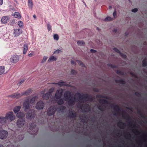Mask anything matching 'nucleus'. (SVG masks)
Wrapping results in <instances>:
<instances>
[{
    "label": "nucleus",
    "instance_id": "f257e3e1",
    "mask_svg": "<svg viewBox=\"0 0 147 147\" xmlns=\"http://www.w3.org/2000/svg\"><path fill=\"white\" fill-rule=\"evenodd\" d=\"M70 92L68 91H66L64 94V98L65 100H68V104L69 105H71L73 104L74 102L78 100V101H80L81 100V98L82 97L81 94L79 93H77L75 95L76 98H71Z\"/></svg>",
    "mask_w": 147,
    "mask_h": 147
},
{
    "label": "nucleus",
    "instance_id": "f03ea898",
    "mask_svg": "<svg viewBox=\"0 0 147 147\" xmlns=\"http://www.w3.org/2000/svg\"><path fill=\"white\" fill-rule=\"evenodd\" d=\"M63 92V90L61 89L57 90L56 92L55 96L56 99L57 100L59 99L57 101V103L58 104L61 105L63 103V101L61 99H60L61 97Z\"/></svg>",
    "mask_w": 147,
    "mask_h": 147
},
{
    "label": "nucleus",
    "instance_id": "7ed1b4c3",
    "mask_svg": "<svg viewBox=\"0 0 147 147\" xmlns=\"http://www.w3.org/2000/svg\"><path fill=\"white\" fill-rule=\"evenodd\" d=\"M32 90L31 89H29L21 94H20L18 93H16L10 95V96L13 98H18L20 97L23 95H28L32 92Z\"/></svg>",
    "mask_w": 147,
    "mask_h": 147
},
{
    "label": "nucleus",
    "instance_id": "20e7f679",
    "mask_svg": "<svg viewBox=\"0 0 147 147\" xmlns=\"http://www.w3.org/2000/svg\"><path fill=\"white\" fill-rule=\"evenodd\" d=\"M7 120H9L10 121L14 120L16 119V116L14 115L12 111H9L6 113L5 116Z\"/></svg>",
    "mask_w": 147,
    "mask_h": 147
},
{
    "label": "nucleus",
    "instance_id": "39448f33",
    "mask_svg": "<svg viewBox=\"0 0 147 147\" xmlns=\"http://www.w3.org/2000/svg\"><path fill=\"white\" fill-rule=\"evenodd\" d=\"M35 114L34 112L31 110L29 111L27 113L26 115V118L31 120L33 119L35 117Z\"/></svg>",
    "mask_w": 147,
    "mask_h": 147
},
{
    "label": "nucleus",
    "instance_id": "423d86ee",
    "mask_svg": "<svg viewBox=\"0 0 147 147\" xmlns=\"http://www.w3.org/2000/svg\"><path fill=\"white\" fill-rule=\"evenodd\" d=\"M7 132L3 129L0 131V138L1 139H5L7 136Z\"/></svg>",
    "mask_w": 147,
    "mask_h": 147
},
{
    "label": "nucleus",
    "instance_id": "0eeeda50",
    "mask_svg": "<svg viewBox=\"0 0 147 147\" xmlns=\"http://www.w3.org/2000/svg\"><path fill=\"white\" fill-rule=\"evenodd\" d=\"M44 107V104L42 101H38L36 104L35 108L38 110L42 109Z\"/></svg>",
    "mask_w": 147,
    "mask_h": 147
},
{
    "label": "nucleus",
    "instance_id": "6e6552de",
    "mask_svg": "<svg viewBox=\"0 0 147 147\" xmlns=\"http://www.w3.org/2000/svg\"><path fill=\"white\" fill-rule=\"evenodd\" d=\"M19 59V57L18 55H13L11 57L10 61L13 63H15L18 61Z\"/></svg>",
    "mask_w": 147,
    "mask_h": 147
},
{
    "label": "nucleus",
    "instance_id": "1a4fd4ad",
    "mask_svg": "<svg viewBox=\"0 0 147 147\" xmlns=\"http://www.w3.org/2000/svg\"><path fill=\"white\" fill-rule=\"evenodd\" d=\"M56 109L54 107H51L48 109L47 111V113L48 115H53L56 111Z\"/></svg>",
    "mask_w": 147,
    "mask_h": 147
},
{
    "label": "nucleus",
    "instance_id": "9d476101",
    "mask_svg": "<svg viewBox=\"0 0 147 147\" xmlns=\"http://www.w3.org/2000/svg\"><path fill=\"white\" fill-rule=\"evenodd\" d=\"M25 123V121L22 119H18L17 122V125L19 128L22 127Z\"/></svg>",
    "mask_w": 147,
    "mask_h": 147
},
{
    "label": "nucleus",
    "instance_id": "9b49d317",
    "mask_svg": "<svg viewBox=\"0 0 147 147\" xmlns=\"http://www.w3.org/2000/svg\"><path fill=\"white\" fill-rule=\"evenodd\" d=\"M10 18L8 16H3L1 20V22L2 24H5L9 21Z\"/></svg>",
    "mask_w": 147,
    "mask_h": 147
},
{
    "label": "nucleus",
    "instance_id": "f8f14e48",
    "mask_svg": "<svg viewBox=\"0 0 147 147\" xmlns=\"http://www.w3.org/2000/svg\"><path fill=\"white\" fill-rule=\"evenodd\" d=\"M22 31L21 29H14L13 34L15 36H17L22 33Z\"/></svg>",
    "mask_w": 147,
    "mask_h": 147
},
{
    "label": "nucleus",
    "instance_id": "ddd939ff",
    "mask_svg": "<svg viewBox=\"0 0 147 147\" xmlns=\"http://www.w3.org/2000/svg\"><path fill=\"white\" fill-rule=\"evenodd\" d=\"M23 108L25 111H26L30 108V105L29 102L27 101H25L23 104Z\"/></svg>",
    "mask_w": 147,
    "mask_h": 147
},
{
    "label": "nucleus",
    "instance_id": "4468645a",
    "mask_svg": "<svg viewBox=\"0 0 147 147\" xmlns=\"http://www.w3.org/2000/svg\"><path fill=\"white\" fill-rule=\"evenodd\" d=\"M57 60V57L56 56H51L48 60V62L50 63L52 61H55Z\"/></svg>",
    "mask_w": 147,
    "mask_h": 147
},
{
    "label": "nucleus",
    "instance_id": "2eb2a0df",
    "mask_svg": "<svg viewBox=\"0 0 147 147\" xmlns=\"http://www.w3.org/2000/svg\"><path fill=\"white\" fill-rule=\"evenodd\" d=\"M7 119L5 117L2 116H0V123L4 124L6 123Z\"/></svg>",
    "mask_w": 147,
    "mask_h": 147
},
{
    "label": "nucleus",
    "instance_id": "dca6fc26",
    "mask_svg": "<svg viewBox=\"0 0 147 147\" xmlns=\"http://www.w3.org/2000/svg\"><path fill=\"white\" fill-rule=\"evenodd\" d=\"M113 50L116 51V52L120 54V55L122 56V57L124 58H126V56L125 55L123 54V53H121L116 48H114L113 49Z\"/></svg>",
    "mask_w": 147,
    "mask_h": 147
},
{
    "label": "nucleus",
    "instance_id": "f3484780",
    "mask_svg": "<svg viewBox=\"0 0 147 147\" xmlns=\"http://www.w3.org/2000/svg\"><path fill=\"white\" fill-rule=\"evenodd\" d=\"M25 116V114L23 112H20L16 114V116L18 118L24 117Z\"/></svg>",
    "mask_w": 147,
    "mask_h": 147
},
{
    "label": "nucleus",
    "instance_id": "a211bd4d",
    "mask_svg": "<svg viewBox=\"0 0 147 147\" xmlns=\"http://www.w3.org/2000/svg\"><path fill=\"white\" fill-rule=\"evenodd\" d=\"M23 54H25L26 53L28 49V45L27 44H25L24 46Z\"/></svg>",
    "mask_w": 147,
    "mask_h": 147
},
{
    "label": "nucleus",
    "instance_id": "6ab92c4d",
    "mask_svg": "<svg viewBox=\"0 0 147 147\" xmlns=\"http://www.w3.org/2000/svg\"><path fill=\"white\" fill-rule=\"evenodd\" d=\"M28 5L29 8L32 9V8L33 3L32 0H28Z\"/></svg>",
    "mask_w": 147,
    "mask_h": 147
},
{
    "label": "nucleus",
    "instance_id": "aec40b11",
    "mask_svg": "<svg viewBox=\"0 0 147 147\" xmlns=\"http://www.w3.org/2000/svg\"><path fill=\"white\" fill-rule=\"evenodd\" d=\"M38 99L37 96H34L31 99L30 101V103L32 104H34L35 101Z\"/></svg>",
    "mask_w": 147,
    "mask_h": 147
},
{
    "label": "nucleus",
    "instance_id": "412c9836",
    "mask_svg": "<svg viewBox=\"0 0 147 147\" xmlns=\"http://www.w3.org/2000/svg\"><path fill=\"white\" fill-rule=\"evenodd\" d=\"M21 107L20 106L16 107L13 109V111L14 113H16L18 112L20 110Z\"/></svg>",
    "mask_w": 147,
    "mask_h": 147
},
{
    "label": "nucleus",
    "instance_id": "4be33fe9",
    "mask_svg": "<svg viewBox=\"0 0 147 147\" xmlns=\"http://www.w3.org/2000/svg\"><path fill=\"white\" fill-rule=\"evenodd\" d=\"M13 16L14 17L17 18L19 19H20L21 18V16L20 13L18 12H15L13 14Z\"/></svg>",
    "mask_w": 147,
    "mask_h": 147
},
{
    "label": "nucleus",
    "instance_id": "5701e85b",
    "mask_svg": "<svg viewBox=\"0 0 147 147\" xmlns=\"http://www.w3.org/2000/svg\"><path fill=\"white\" fill-rule=\"evenodd\" d=\"M5 72V67L4 66H0V75L2 74Z\"/></svg>",
    "mask_w": 147,
    "mask_h": 147
},
{
    "label": "nucleus",
    "instance_id": "b1692460",
    "mask_svg": "<svg viewBox=\"0 0 147 147\" xmlns=\"http://www.w3.org/2000/svg\"><path fill=\"white\" fill-rule=\"evenodd\" d=\"M77 43L79 46H84L85 44L84 42L83 41L79 40L77 41Z\"/></svg>",
    "mask_w": 147,
    "mask_h": 147
},
{
    "label": "nucleus",
    "instance_id": "393cba45",
    "mask_svg": "<svg viewBox=\"0 0 147 147\" xmlns=\"http://www.w3.org/2000/svg\"><path fill=\"white\" fill-rule=\"evenodd\" d=\"M113 20V18H112L110 16H108L107 17L105 20H104V21L105 22H108L111 21Z\"/></svg>",
    "mask_w": 147,
    "mask_h": 147
},
{
    "label": "nucleus",
    "instance_id": "a878e982",
    "mask_svg": "<svg viewBox=\"0 0 147 147\" xmlns=\"http://www.w3.org/2000/svg\"><path fill=\"white\" fill-rule=\"evenodd\" d=\"M57 85L60 86H63L66 85V83L64 82L61 81L57 83Z\"/></svg>",
    "mask_w": 147,
    "mask_h": 147
},
{
    "label": "nucleus",
    "instance_id": "bb28decb",
    "mask_svg": "<svg viewBox=\"0 0 147 147\" xmlns=\"http://www.w3.org/2000/svg\"><path fill=\"white\" fill-rule=\"evenodd\" d=\"M50 95H49V94H47V93L44 94L42 95V98L44 99L47 100L49 98V96Z\"/></svg>",
    "mask_w": 147,
    "mask_h": 147
},
{
    "label": "nucleus",
    "instance_id": "cd10ccee",
    "mask_svg": "<svg viewBox=\"0 0 147 147\" xmlns=\"http://www.w3.org/2000/svg\"><path fill=\"white\" fill-rule=\"evenodd\" d=\"M59 36L57 34H55L53 35V38L54 40L57 41L59 39Z\"/></svg>",
    "mask_w": 147,
    "mask_h": 147
},
{
    "label": "nucleus",
    "instance_id": "c85d7f7f",
    "mask_svg": "<svg viewBox=\"0 0 147 147\" xmlns=\"http://www.w3.org/2000/svg\"><path fill=\"white\" fill-rule=\"evenodd\" d=\"M48 57L46 56H44L41 61V63H43L45 62L47 59Z\"/></svg>",
    "mask_w": 147,
    "mask_h": 147
},
{
    "label": "nucleus",
    "instance_id": "c756f323",
    "mask_svg": "<svg viewBox=\"0 0 147 147\" xmlns=\"http://www.w3.org/2000/svg\"><path fill=\"white\" fill-rule=\"evenodd\" d=\"M54 88H52L49 89V92L47 93V94H49V95H50L51 93L53 92L54 91Z\"/></svg>",
    "mask_w": 147,
    "mask_h": 147
},
{
    "label": "nucleus",
    "instance_id": "7c9ffc66",
    "mask_svg": "<svg viewBox=\"0 0 147 147\" xmlns=\"http://www.w3.org/2000/svg\"><path fill=\"white\" fill-rule=\"evenodd\" d=\"M18 25L20 27H22L23 26V22L20 21H18Z\"/></svg>",
    "mask_w": 147,
    "mask_h": 147
},
{
    "label": "nucleus",
    "instance_id": "2f4dec72",
    "mask_svg": "<svg viewBox=\"0 0 147 147\" xmlns=\"http://www.w3.org/2000/svg\"><path fill=\"white\" fill-rule=\"evenodd\" d=\"M76 62L80 65H81L82 67H83L84 66L83 63L80 61L79 60H77Z\"/></svg>",
    "mask_w": 147,
    "mask_h": 147
},
{
    "label": "nucleus",
    "instance_id": "473e14b6",
    "mask_svg": "<svg viewBox=\"0 0 147 147\" xmlns=\"http://www.w3.org/2000/svg\"><path fill=\"white\" fill-rule=\"evenodd\" d=\"M61 52V51L59 49H57L54 51L53 53L54 54H58Z\"/></svg>",
    "mask_w": 147,
    "mask_h": 147
},
{
    "label": "nucleus",
    "instance_id": "72a5a7b5",
    "mask_svg": "<svg viewBox=\"0 0 147 147\" xmlns=\"http://www.w3.org/2000/svg\"><path fill=\"white\" fill-rule=\"evenodd\" d=\"M36 125L35 123H33L31 124L30 127L31 128H34L36 127Z\"/></svg>",
    "mask_w": 147,
    "mask_h": 147
},
{
    "label": "nucleus",
    "instance_id": "f704fd0d",
    "mask_svg": "<svg viewBox=\"0 0 147 147\" xmlns=\"http://www.w3.org/2000/svg\"><path fill=\"white\" fill-rule=\"evenodd\" d=\"M10 24L11 25H13L14 24H15V21L13 20H11L10 21Z\"/></svg>",
    "mask_w": 147,
    "mask_h": 147
},
{
    "label": "nucleus",
    "instance_id": "c9c22d12",
    "mask_svg": "<svg viewBox=\"0 0 147 147\" xmlns=\"http://www.w3.org/2000/svg\"><path fill=\"white\" fill-rule=\"evenodd\" d=\"M47 28L48 31H49L51 30V26L49 24H48L47 25Z\"/></svg>",
    "mask_w": 147,
    "mask_h": 147
},
{
    "label": "nucleus",
    "instance_id": "e433bc0d",
    "mask_svg": "<svg viewBox=\"0 0 147 147\" xmlns=\"http://www.w3.org/2000/svg\"><path fill=\"white\" fill-rule=\"evenodd\" d=\"M147 65V62L145 60H144L143 61V66H145Z\"/></svg>",
    "mask_w": 147,
    "mask_h": 147
},
{
    "label": "nucleus",
    "instance_id": "4c0bfd02",
    "mask_svg": "<svg viewBox=\"0 0 147 147\" xmlns=\"http://www.w3.org/2000/svg\"><path fill=\"white\" fill-rule=\"evenodd\" d=\"M113 15L115 18H116L117 16V12L115 10L113 13Z\"/></svg>",
    "mask_w": 147,
    "mask_h": 147
},
{
    "label": "nucleus",
    "instance_id": "58836bf2",
    "mask_svg": "<svg viewBox=\"0 0 147 147\" xmlns=\"http://www.w3.org/2000/svg\"><path fill=\"white\" fill-rule=\"evenodd\" d=\"M28 56L29 57H32L34 55V53L33 52H32V53H30L28 54Z\"/></svg>",
    "mask_w": 147,
    "mask_h": 147
},
{
    "label": "nucleus",
    "instance_id": "ea45409f",
    "mask_svg": "<svg viewBox=\"0 0 147 147\" xmlns=\"http://www.w3.org/2000/svg\"><path fill=\"white\" fill-rule=\"evenodd\" d=\"M125 137L127 138V139H129L131 138V136L129 134L127 135H125Z\"/></svg>",
    "mask_w": 147,
    "mask_h": 147
},
{
    "label": "nucleus",
    "instance_id": "a19ab883",
    "mask_svg": "<svg viewBox=\"0 0 147 147\" xmlns=\"http://www.w3.org/2000/svg\"><path fill=\"white\" fill-rule=\"evenodd\" d=\"M138 11V9L137 8H135L132 10V11L133 12H136Z\"/></svg>",
    "mask_w": 147,
    "mask_h": 147
},
{
    "label": "nucleus",
    "instance_id": "79ce46f5",
    "mask_svg": "<svg viewBox=\"0 0 147 147\" xmlns=\"http://www.w3.org/2000/svg\"><path fill=\"white\" fill-rule=\"evenodd\" d=\"M24 82V80H21V81H20L19 82V83L18 84V85L19 86L21 84L23 83Z\"/></svg>",
    "mask_w": 147,
    "mask_h": 147
},
{
    "label": "nucleus",
    "instance_id": "37998d69",
    "mask_svg": "<svg viewBox=\"0 0 147 147\" xmlns=\"http://www.w3.org/2000/svg\"><path fill=\"white\" fill-rule=\"evenodd\" d=\"M76 71L73 70H72L71 71V73L72 74H74L76 73Z\"/></svg>",
    "mask_w": 147,
    "mask_h": 147
},
{
    "label": "nucleus",
    "instance_id": "c03bdc74",
    "mask_svg": "<svg viewBox=\"0 0 147 147\" xmlns=\"http://www.w3.org/2000/svg\"><path fill=\"white\" fill-rule=\"evenodd\" d=\"M90 51L92 53H94L96 52V51L95 50L92 49H91L90 50Z\"/></svg>",
    "mask_w": 147,
    "mask_h": 147
},
{
    "label": "nucleus",
    "instance_id": "a18cd8bd",
    "mask_svg": "<svg viewBox=\"0 0 147 147\" xmlns=\"http://www.w3.org/2000/svg\"><path fill=\"white\" fill-rule=\"evenodd\" d=\"M3 3V0H0V5H1Z\"/></svg>",
    "mask_w": 147,
    "mask_h": 147
},
{
    "label": "nucleus",
    "instance_id": "49530a36",
    "mask_svg": "<svg viewBox=\"0 0 147 147\" xmlns=\"http://www.w3.org/2000/svg\"><path fill=\"white\" fill-rule=\"evenodd\" d=\"M147 136H143V138L144 139L146 140L147 139Z\"/></svg>",
    "mask_w": 147,
    "mask_h": 147
},
{
    "label": "nucleus",
    "instance_id": "de8ad7c7",
    "mask_svg": "<svg viewBox=\"0 0 147 147\" xmlns=\"http://www.w3.org/2000/svg\"><path fill=\"white\" fill-rule=\"evenodd\" d=\"M117 29H115L113 30V31L115 32H117Z\"/></svg>",
    "mask_w": 147,
    "mask_h": 147
},
{
    "label": "nucleus",
    "instance_id": "09e8293b",
    "mask_svg": "<svg viewBox=\"0 0 147 147\" xmlns=\"http://www.w3.org/2000/svg\"><path fill=\"white\" fill-rule=\"evenodd\" d=\"M71 63L72 64H75V62H74V61H71Z\"/></svg>",
    "mask_w": 147,
    "mask_h": 147
},
{
    "label": "nucleus",
    "instance_id": "8fccbe9b",
    "mask_svg": "<svg viewBox=\"0 0 147 147\" xmlns=\"http://www.w3.org/2000/svg\"><path fill=\"white\" fill-rule=\"evenodd\" d=\"M33 16L35 19H36V16L35 15H34Z\"/></svg>",
    "mask_w": 147,
    "mask_h": 147
},
{
    "label": "nucleus",
    "instance_id": "3c124183",
    "mask_svg": "<svg viewBox=\"0 0 147 147\" xmlns=\"http://www.w3.org/2000/svg\"><path fill=\"white\" fill-rule=\"evenodd\" d=\"M51 84L56 85V84H57V83H51Z\"/></svg>",
    "mask_w": 147,
    "mask_h": 147
},
{
    "label": "nucleus",
    "instance_id": "603ef678",
    "mask_svg": "<svg viewBox=\"0 0 147 147\" xmlns=\"http://www.w3.org/2000/svg\"><path fill=\"white\" fill-rule=\"evenodd\" d=\"M109 9H111L112 8V7L111 6H109Z\"/></svg>",
    "mask_w": 147,
    "mask_h": 147
},
{
    "label": "nucleus",
    "instance_id": "864d4df0",
    "mask_svg": "<svg viewBox=\"0 0 147 147\" xmlns=\"http://www.w3.org/2000/svg\"><path fill=\"white\" fill-rule=\"evenodd\" d=\"M125 82L124 81H123L122 82V84H125Z\"/></svg>",
    "mask_w": 147,
    "mask_h": 147
},
{
    "label": "nucleus",
    "instance_id": "5fc2aeb1",
    "mask_svg": "<svg viewBox=\"0 0 147 147\" xmlns=\"http://www.w3.org/2000/svg\"><path fill=\"white\" fill-rule=\"evenodd\" d=\"M0 147H3L2 145H0Z\"/></svg>",
    "mask_w": 147,
    "mask_h": 147
},
{
    "label": "nucleus",
    "instance_id": "6e6d98bb",
    "mask_svg": "<svg viewBox=\"0 0 147 147\" xmlns=\"http://www.w3.org/2000/svg\"><path fill=\"white\" fill-rule=\"evenodd\" d=\"M14 1H15L17 3V0H14Z\"/></svg>",
    "mask_w": 147,
    "mask_h": 147
},
{
    "label": "nucleus",
    "instance_id": "4d7b16f0",
    "mask_svg": "<svg viewBox=\"0 0 147 147\" xmlns=\"http://www.w3.org/2000/svg\"><path fill=\"white\" fill-rule=\"evenodd\" d=\"M32 134H33V135H34L35 134H34V133H32Z\"/></svg>",
    "mask_w": 147,
    "mask_h": 147
},
{
    "label": "nucleus",
    "instance_id": "13d9d810",
    "mask_svg": "<svg viewBox=\"0 0 147 147\" xmlns=\"http://www.w3.org/2000/svg\"><path fill=\"white\" fill-rule=\"evenodd\" d=\"M60 110L61 111V109H60Z\"/></svg>",
    "mask_w": 147,
    "mask_h": 147
}]
</instances>
